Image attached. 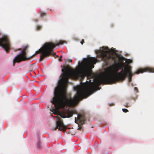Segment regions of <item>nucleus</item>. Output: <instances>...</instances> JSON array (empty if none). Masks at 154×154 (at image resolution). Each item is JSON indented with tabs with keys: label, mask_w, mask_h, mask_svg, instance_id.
<instances>
[{
	"label": "nucleus",
	"mask_w": 154,
	"mask_h": 154,
	"mask_svg": "<svg viewBox=\"0 0 154 154\" xmlns=\"http://www.w3.org/2000/svg\"><path fill=\"white\" fill-rule=\"evenodd\" d=\"M134 90L135 91H136V92H137L138 91V89L136 87H134Z\"/></svg>",
	"instance_id": "obj_18"
},
{
	"label": "nucleus",
	"mask_w": 154,
	"mask_h": 154,
	"mask_svg": "<svg viewBox=\"0 0 154 154\" xmlns=\"http://www.w3.org/2000/svg\"><path fill=\"white\" fill-rule=\"evenodd\" d=\"M129 60L130 61L129 62V63H131V62L132 60Z\"/></svg>",
	"instance_id": "obj_24"
},
{
	"label": "nucleus",
	"mask_w": 154,
	"mask_h": 154,
	"mask_svg": "<svg viewBox=\"0 0 154 154\" xmlns=\"http://www.w3.org/2000/svg\"><path fill=\"white\" fill-rule=\"evenodd\" d=\"M122 111L124 112H128V110L126 109H122Z\"/></svg>",
	"instance_id": "obj_15"
},
{
	"label": "nucleus",
	"mask_w": 154,
	"mask_h": 154,
	"mask_svg": "<svg viewBox=\"0 0 154 154\" xmlns=\"http://www.w3.org/2000/svg\"><path fill=\"white\" fill-rule=\"evenodd\" d=\"M72 61V60H71V61H71V62Z\"/></svg>",
	"instance_id": "obj_27"
},
{
	"label": "nucleus",
	"mask_w": 154,
	"mask_h": 154,
	"mask_svg": "<svg viewBox=\"0 0 154 154\" xmlns=\"http://www.w3.org/2000/svg\"><path fill=\"white\" fill-rule=\"evenodd\" d=\"M29 46L26 45L23 49L21 53L14 58L13 61V66H14L16 62L19 63L22 61L28 60L32 58V57H27L26 51Z\"/></svg>",
	"instance_id": "obj_5"
},
{
	"label": "nucleus",
	"mask_w": 154,
	"mask_h": 154,
	"mask_svg": "<svg viewBox=\"0 0 154 154\" xmlns=\"http://www.w3.org/2000/svg\"><path fill=\"white\" fill-rule=\"evenodd\" d=\"M62 56H60V58L59 59V60L60 61H62V60L61 59V58H62Z\"/></svg>",
	"instance_id": "obj_20"
},
{
	"label": "nucleus",
	"mask_w": 154,
	"mask_h": 154,
	"mask_svg": "<svg viewBox=\"0 0 154 154\" xmlns=\"http://www.w3.org/2000/svg\"><path fill=\"white\" fill-rule=\"evenodd\" d=\"M124 66V64H122V66L121 65H118V67L119 68V69H122V67Z\"/></svg>",
	"instance_id": "obj_14"
},
{
	"label": "nucleus",
	"mask_w": 154,
	"mask_h": 154,
	"mask_svg": "<svg viewBox=\"0 0 154 154\" xmlns=\"http://www.w3.org/2000/svg\"><path fill=\"white\" fill-rule=\"evenodd\" d=\"M21 50V49H18V50Z\"/></svg>",
	"instance_id": "obj_25"
},
{
	"label": "nucleus",
	"mask_w": 154,
	"mask_h": 154,
	"mask_svg": "<svg viewBox=\"0 0 154 154\" xmlns=\"http://www.w3.org/2000/svg\"><path fill=\"white\" fill-rule=\"evenodd\" d=\"M42 26L39 25H37L36 27V29L37 30H39L42 28Z\"/></svg>",
	"instance_id": "obj_12"
},
{
	"label": "nucleus",
	"mask_w": 154,
	"mask_h": 154,
	"mask_svg": "<svg viewBox=\"0 0 154 154\" xmlns=\"http://www.w3.org/2000/svg\"><path fill=\"white\" fill-rule=\"evenodd\" d=\"M35 21L36 22H37L38 21V20L37 19H35Z\"/></svg>",
	"instance_id": "obj_22"
},
{
	"label": "nucleus",
	"mask_w": 154,
	"mask_h": 154,
	"mask_svg": "<svg viewBox=\"0 0 154 154\" xmlns=\"http://www.w3.org/2000/svg\"><path fill=\"white\" fill-rule=\"evenodd\" d=\"M41 16L42 17L45 16L46 15V13L44 12L41 11L40 12Z\"/></svg>",
	"instance_id": "obj_13"
},
{
	"label": "nucleus",
	"mask_w": 154,
	"mask_h": 154,
	"mask_svg": "<svg viewBox=\"0 0 154 154\" xmlns=\"http://www.w3.org/2000/svg\"><path fill=\"white\" fill-rule=\"evenodd\" d=\"M38 147H40V146H38Z\"/></svg>",
	"instance_id": "obj_26"
},
{
	"label": "nucleus",
	"mask_w": 154,
	"mask_h": 154,
	"mask_svg": "<svg viewBox=\"0 0 154 154\" xmlns=\"http://www.w3.org/2000/svg\"><path fill=\"white\" fill-rule=\"evenodd\" d=\"M55 57H59V56H58V55H56V56H55Z\"/></svg>",
	"instance_id": "obj_23"
},
{
	"label": "nucleus",
	"mask_w": 154,
	"mask_h": 154,
	"mask_svg": "<svg viewBox=\"0 0 154 154\" xmlns=\"http://www.w3.org/2000/svg\"><path fill=\"white\" fill-rule=\"evenodd\" d=\"M63 41H60L56 45L53 42H49L45 43L44 45L38 51H37L35 53L31 56L32 57L36 54L41 53L40 56V61L42 60L45 57L51 54V52H53V48L55 47L56 46L60 44H63Z\"/></svg>",
	"instance_id": "obj_3"
},
{
	"label": "nucleus",
	"mask_w": 154,
	"mask_h": 154,
	"mask_svg": "<svg viewBox=\"0 0 154 154\" xmlns=\"http://www.w3.org/2000/svg\"><path fill=\"white\" fill-rule=\"evenodd\" d=\"M57 121L56 122V126L54 128V130H56L57 129H58L59 131H63V132H65L67 127L65 125L63 122L61 120V119L58 116H57Z\"/></svg>",
	"instance_id": "obj_7"
},
{
	"label": "nucleus",
	"mask_w": 154,
	"mask_h": 154,
	"mask_svg": "<svg viewBox=\"0 0 154 154\" xmlns=\"http://www.w3.org/2000/svg\"><path fill=\"white\" fill-rule=\"evenodd\" d=\"M85 121V117L84 114L78 115L77 118H75V122L77 124L79 123L81 125L84 124Z\"/></svg>",
	"instance_id": "obj_8"
},
{
	"label": "nucleus",
	"mask_w": 154,
	"mask_h": 154,
	"mask_svg": "<svg viewBox=\"0 0 154 154\" xmlns=\"http://www.w3.org/2000/svg\"><path fill=\"white\" fill-rule=\"evenodd\" d=\"M82 128L81 127H79L78 129L79 130H80Z\"/></svg>",
	"instance_id": "obj_21"
},
{
	"label": "nucleus",
	"mask_w": 154,
	"mask_h": 154,
	"mask_svg": "<svg viewBox=\"0 0 154 154\" xmlns=\"http://www.w3.org/2000/svg\"><path fill=\"white\" fill-rule=\"evenodd\" d=\"M81 43L82 45L84 43V39H82V41L81 42Z\"/></svg>",
	"instance_id": "obj_19"
},
{
	"label": "nucleus",
	"mask_w": 154,
	"mask_h": 154,
	"mask_svg": "<svg viewBox=\"0 0 154 154\" xmlns=\"http://www.w3.org/2000/svg\"><path fill=\"white\" fill-rule=\"evenodd\" d=\"M127 68V66L118 72L119 69L118 65H113L108 67L97 81L99 84H111L120 81H123L126 78L125 72Z\"/></svg>",
	"instance_id": "obj_2"
},
{
	"label": "nucleus",
	"mask_w": 154,
	"mask_h": 154,
	"mask_svg": "<svg viewBox=\"0 0 154 154\" xmlns=\"http://www.w3.org/2000/svg\"><path fill=\"white\" fill-rule=\"evenodd\" d=\"M97 54L98 57L101 58L103 61L106 62H107L110 59H114V57L110 54L108 48L103 47L102 49H100L99 51Z\"/></svg>",
	"instance_id": "obj_4"
},
{
	"label": "nucleus",
	"mask_w": 154,
	"mask_h": 154,
	"mask_svg": "<svg viewBox=\"0 0 154 154\" xmlns=\"http://www.w3.org/2000/svg\"><path fill=\"white\" fill-rule=\"evenodd\" d=\"M154 72V68L150 67H146L143 69H139L134 72V74H138L144 72Z\"/></svg>",
	"instance_id": "obj_9"
},
{
	"label": "nucleus",
	"mask_w": 154,
	"mask_h": 154,
	"mask_svg": "<svg viewBox=\"0 0 154 154\" xmlns=\"http://www.w3.org/2000/svg\"><path fill=\"white\" fill-rule=\"evenodd\" d=\"M76 114V111L75 110L72 111H68L66 114H62L60 115L61 117L63 118L66 117L69 118L72 117L73 114Z\"/></svg>",
	"instance_id": "obj_10"
},
{
	"label": "nucleus",
	"mask_w": 154,
	"mask_h": 154,
	"mask_svg": "<svg viewBox=\"0 0 154 154\" xmlns=\"http://www.w3.org/2000/svg\"><path fill=\"white\" fill-rule=\"evenodd\" d=\"M0 46L3 48L7 53L10 49V43L8 37L3 35L0 38Z\"/></svg>",
	"instance_id": "obj_6"
},
{
	"label": "nucleus",
	"mask_w": 154,
	"mask_h": 154,
	"mask_svg": "<svg viewBox=\"0 0 154 154\" xmlns=\"http://www.w3.org/2000/svg\"><path fill=\"white\" fill-rule=\"evenodd\" d=\"M97 60L95 57H90L85 59L82 61L81 68L77 70L72 69L70 66H64L61 71L58 85L54 92V97L51 100V103L54 105L55 108L52 110L55 115L57 114L60 108H63L66 106H74L79 101L83 98L88 97L92 94L95 89L94 83L84 84L82 87H79L77 91V94L73 98L70 97V95L67 96V85L69 78L83 80L88 73V70L93 68Z\"/></svg>",
	"instance_id": "obj_1"
},
{
	"label": "nucleus",
	"mask_w": 154,
	"mask_h": 154,
	"mask_svg": "<svg viewBox=\"0 0 154 154\" xmlns=\"http://www.w3.org/2000/svg\"><path fill=\"white\" fill-rule=\"evenodd\" d=\"M55 47H54V48H53V49ZM53 52H53H51V54H50V55H53V56L54 57H55V56H56V53H54V54H52V53Z\"/></svg>",
	"instance_id": "obj_16"
},
{
	"label": "nucleus",
	"mask_w": 154,
	"mask_h": 154,
	"mask_svg": "<svg viewBox=\"0 0 154 154\" xmlns=\"http://www.w3.org/2000/svg\"><path fill=\"white\" fill-rule=\"evenodd\" d=\"M124 105L126 107H128V106H129L128 105V104L127 103L124 104Z\"/></svg>",
	"instance_id": "obj_17"
},
{
	"label": "nucleus",
	"mask_w": 154,
	"mask_h": 154,
	"mask_svg": "<svg viewBox=\"0 0 154 154\" xmlns=\"http://www.w3.org/2000/svg\"><path fill=\"white\" fill-rule=\"evenodd\" d=\"M126 77L128 76V77L129 82H130L131 80L132 77L133 75V74L131 73V67L128 66L127 69L125 72Z\"/></svg>",
	"instance_id": "obj_11"
}]
</instances>
